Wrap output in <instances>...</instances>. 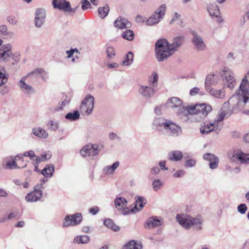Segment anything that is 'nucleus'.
Instances as JSON below:
<instances>
[{
  "label": "nucleus",
  "instance_id": "obj_10",
  "mask_svg": "<svg viewBox=\"0 0 249 249\" xmlns=\"http://www.w3.org/2000/svg\"><path fill=\"white\" fill-rule=\"evenodd\" d=\"M98 146L89 144L84 146L80 150V154L83 157H93L99 154Z\"/></svg>",
  "mask_w": 249,
  "mask_h": 249
},
{
  "label": "nucleus",
  "instance_id": "obj_52",
  "mask_svg": "<svg viewBox=\"0 0 249 249\" xmlns=\"http://www.w3.org/2000/svg\"><path fill=\"white\" fill-rule=\"evenodd\" d=\"M196 164V160L192 159L187 160L184 163L185 166L187 168L193 167Z\"/></svg>",
  "mask_w": 249,
  "mask_h": 249
},
{
  "label": "nucleus",
  "instance_id": "obj_8",
  "mask_svg": "<svg viewBox=\"0 0 249 249\" xmlns=\"http://www.w3.org/2000/svg\"><path fill=\"white\" fill-rule=\"evenodd\" d=\"M221 76L223 78L225 86L232 89L236 85V79L232 71L227 67H224L222 69Z\"/></svg>",
  "mask_w": 249,
  "mask_h": 249
},
{
  "label": "nucleus",
  "instance_id": "obj_24",
  "mask_svg": "<svg viewBox=\"0 0 249 249\" xmlns=\"http://www.w3.org/2000/svg\"><path fill=\"white\" fill-rule=\"evenodd\" d=\"M13 158L12 157H7L4 158L2 161V166L5 169H17L19 167L18 166L17 162L15 160H12Z\"/></svg>",
  "mask_w": 249,
  "mask_h": 249
},
{
  "label": "nucleus",
  "instance_id": "obj_35",
  "mask_svg": "<svg viewBox=\"0 0 249 249\" xmlns=\"http://www.w3.org/2000/svg\"><path fill=\"white\" fill-rule=\"evenodd\" d=\"M142 244L140 242L131 240L124 246L123 249H142Z\"/></svg>",
  "mask_w": 249,
  "mask_h": 249
},
{
  "label": "nucleus",
  "instance_id": "obj_62",
  "mask_svg": "<svg viewBox=\"0 0 249 249\" xmlns=\"http://www.w3.org/2000/svg\"><path fill=\"white\" fill-rule=\"evenodd\" d=\"M150 172L153 175H157L160 172V169L157 166H154L151 169Z\"/></svg>",
  "mask_w": 249,
  "mask_h": 249
},
{
  "label": "nucleus",
  "instance_id": "obj_64",
  "mask_svg": "<svg viewBox=\"0 0 249 249\" xmlns=\"http://www.w3.org/2000/svg\"><path fill=\"white\" fill-rule=\"evenodd\" d=\"M166 161L165 160L160 161L159 162V165L162 170H167L168 168L165 166Z\"/></svg>",
  "mask_w": 249,
  "mask_h": 249
},
{
  "label": "nucleus",
  "instance_id": "obj_33",
  "mask_svg": "<svg viewBox=\"0 0 249 249\" xmlns=\"http://www.w3.org/2000/svg\"><path fill=\"white\" fill-rule=\"evenodd\" d=\"M114 206L118 211L122 209V208H124L127 206V201L126 199L122 196L117 197L114 201Z\"/></svg>",
  "mask_w": 249,
  "mask_h": 249
},
{
  "label": "nucleus",
  "instance_id": "obj_42",
  "mask_svg": "<svg viewBox=\"0 0 249 249\" xmlns=\"http://www.w3.org/2000/svg\"><path fill=\"white\" fill-rule=\"evenodd\" d=\"M104 224L107 227L112 229L114 231H118L120 230L119 227L115 225L113 221L111 219L105 220Z\"/></svg>",
  "mask_w": 249,
  "mask_h": 249
},
{
  "label": "nucleus",
  "instance_id": "obj_47",
  "mask_svg": "<svg viewBox=\"0 0 249 249\" xmlns=\"http://www.w3.org/2000/svg\"><path fill=\"white\" fill-rule=\"evenodd\" d=\"M158 75L156 72H153L151 77H149V83L152 87H155L158 83Z\"/></svg>",
  "mask_w": 249,
  "mask_h": 249
},
{
  "label": "nucleus",
  "instance_id": "obj_12",
  "mask_svg": "<svg viewBox=\"0 0 249 249\" xmlns=\"http://www.w3.org/2000/svg\"><path fill=\"white\" fill-rule=\"evenodd\" d=\"M229 157L232 161L237 160L242 163H249V154L243 153L240 150H234L229 154Z\"/></svg>",
  "mask_w": 249,
  "mask_h": 249
},
{
  "label": "nucleus",
  "instance_id": "obj_38",
  "mask_svg": "<svg viewBox=\"0 0 249 249\" xmlns=\"http://www.w3.org/2000/svg\"><path fill=\"white\" fill-rule=\"evenodd\" d=\"M213 96L219 99H223L225 96V93L222 89H211L207 90Z\"/></svg>",
  "mask_w": 249,
  "mask_h": 249
},
{
  "label": "nucleus",
  "instance_id": "obj_32",
  "mask_svg": "<svg viewBox=\"0 0 249 249\" xmlns=\"http://www.w3.org/2000/svg\"><path fill=\"white\" fill-rule=\"evenodd\" d=\"M54 168L53 164H47L41 171V173L45 178H51L53 176Z\"/></svg>",
  "mask_w": 249,
  "mask_h": 249
},
{
  "label": "nucleus",
  "instance_id": "obj_50",
  "mask_svg": "<svg viewBox=\"0 0 249 249\" xmlns=\"http://www.w3.org/2000/svg\"><path fill=\"white\" fill-rule=\"evenodd\" d=\"M162 185V182L160 179H155L153 181L152 185L153 189L158 191L160 189Z\"/></svg>",
  "mask_w": 249,
  "mask_h": 249
},
{
  "label": "nucleus",
  "instance_id": "obj_20",
  "mask_svg": "<svg viewBox=\"0 0 249 249\" xmlns=\"http://www.w3.org/2000/svg\"><path fill=\"white\" fill-rule=\"evenodd\" d=\"M45 11L42 9H38L36 12L35 23L36 27L39 28L42 26L45 21Z\"/></svg>",
  "mask_w": 249,
  "mask_h": 249
},
{
  "label": "nucleus",
  "instance_id": "obj_49",
  "mask_svg": "<svg viewBox=\"0 0 249 249\" xmlns=\"http://www.w3.org/2000/svg\"><path fill=\"white\" fill-rule=\"evenodd\" d=\"M7 21L11 25H17L18 23V20L16 16L11 15L8 16L6 18Z\"/></svg>",
  "mask_w": 249,
  "mask_h": 249
},
{
  "label": "nucleus",
  "instance_id": "obj_6",
  "mask_svg": "<svg viewBox=\"0 0 249 249\" xmlns=\"http://www.w3.org/2000/svg\"><path fill=\"white\" fill-rule=\"evenodd\" d=\"M94 98L88 94L83 100L80 107V111L84 115L89 116L92 113L94 107Z\"/></svg>",
  "mask_w": 249,
  "mask_h": 249
},
{
  "label": "nucleus",
  "instance_id": "obj_61",
  "mask_svg": "<svg viewBox=\"0 0 249 249\" xmlns=\"http://www.w3.org/2000/svg\"><path fill=\"white\" fill-rule=\"evenodd\" d=\"M199 91V89L197 87H195L192 89L190 91V94L192 96L196 95L197 93H198Z\"/></svg>",
  "mask_w": 249,
  "mask_h": 249
},
{
  "label": "nucleus",
  "instance_id": "obj_57",
  "mask_svg": "<svg viewBox=\"0 0 249 249\" xmlns=\"http://www.w3.org/2000/svg\"><path fill=\"white\" fill-rule=\"evenodd\" d=\"M185 174V172L183 170H177L173 175V177L175 178H179L182 177Z\"/></svg>",
  "mask_w": 249,
  "mask_h": 249
},
{
  "label": "nucleus",
  "instance_id": "obj_43",
  "mask_svg": "<svg viewBox=\"0 0 249 249\" xmlns=\"http://www.w3.org/2000/svg\"><path fill=\"white\" fill-rule=\"evenodd\" d=\"M34 74H40L43 80H46L48 78V74L42 69H37L28 74V76Z\"/></svg>",
  "mask_w": 249,
  "mask_h": 249
},
{
  "label": "nucleus",
  "instance_id": "obj_36",
  "mask_svg": "<svg viewBox=\"0 0 249 249\" xmlns=\"http://www.w3.org/2000/svg\"><path fill=\"white\" fill-rule=\"evenodd\" d=\"M146 203V200L144 197L142 196H137L136 197L134 209L137 211H140Z\"/></svg>",
  "mask_w": 249,
  "mask_h": 249
},
{
  "label": "nucleus",
  "instance_id": "obj_27",
  "mask_svg": "<svg viewBox=\"0 0 249 249\" xmlns=\"http://www.w3.org/2000/svg\"><path fill=\"white\" fill-rule=\"evenodd\" d=\"M0 35L3 39H11L15 36L13 31H9L8 27L5 24L0 25Z\"/></svg>",
  "mask_w": 249,
  "mask_h": 249
},
{
  "label": "nucleus",
  "instance_id": "obj_56",
  "mask_svg": "<svg viewBox=\"0 0 249 249\" xmlns=\"http://www.w3.org/2000/svg\"><path fill=\"white\" fill-rule=\"evenodd\" d=\"M82 9L83 10L88 9L90 6V3L88 0H82Z\"/></svg>",
  "mask_w": 249,
  "mask_h": 249
},
{
  "label": "nucleus",
  "instance_id": "obj_53",
  "mask_svg": "<svg viewBox=\"0 0 249 249\" xmlns=\"http://www.w3.org/2000/svg\"><path fill=\"white\" fill-rule=\"evenodd\" d=\"M43 161L49 160L52 157V153L50 151L44 152L41 155Z\"/></svg>",
  "mask_w": 249,
  "mask_h": 249
},
{
  "label": "nucleus",
  "instance_id": "obj_22",
  "mask_svg": "<svg viewBox=\"0 0 249 249\" xmlns=\"http://www.w3.org/2000/svg\"><path fill=\"white\" fill-rule=\"evenodd\" d=\"M139 92L143 97L149 99L154 96L155 93V90L153 87L141 86L139 89Z\"/></svg>",
  "mask_w": 249,
  "mask_h": 249
},
{
  "label": "nucleus",
  "instance_id": "obj_3",
  "mask_svg": "<svg viewBox=\"0 0 249 249\" xmlns=\"http://www.w3.org/2000/svg\"><path fill=\"white\" fill-rule=\"evenodd\" d=\"M3 40L0 38V62L9 61L18 62L19 61V53H13L12 46L8 43L2 45Z\"/></svg>",
  "mask_w": 249,
  "mask_h": 249
},
{
  "label": "nucleus",
  "instance_id": "obj_15",
  "mask_svg": "<svg viewBox=\"0 0 249 249\" xmlns=\"http://www.w3.org/2000/svg\"><path fill=\"white\" fill-rule=\"evenodd\" d=\"M164 130L167 133L174 136H179L182 131L181 128L179 125L169 120H168L167 123L166 124Z\"/></svg>",
  "mask_w": 249,
  "mask_h": 249
},
{
  "label": "nucleus",
  "instance_id": "obj_16",
  "mask_svg": "<svg viewBox=\"0 0 249 249\" xmlns=\"http://www.w3.org/2000/svg\"><path fill=\"white\" fill-rule=\"evenodd\" d=\"M163 222V219L161 217L151 216L148 218L144 223L146 228L151 229L160 226Z\"/></svg>",
  "mask_w": 249,
  "mask_h": 249
},
{
  "label": "nucleus",
  "instance_id": "obj_7",
  "mask_svg": "<svg viewBox=\"0 0 249 249\" xmlns=\"http://www.w3.org/2000/svg\"><path fill=\"white\" fill-rule=\"evenodd\" d=\"M166 9V6L163 4L160 5L148 18L146 23L148 26H153L157 24L163 18Z\"/></svg>",
  "mask_w": 249,
  "mask_h": 249
},
{
  "label": "nucleus",
  "instance_id": "obj_48",
  "mask_svg": "<svg viewBox=\"0 0 249 249\" xmlns=\"http://www.w3.org/2000/svg\"><path fill=\"white\" fill-rule=\"evenodd\" d=\"M106 54L107 55V57L109 59H111L113 58L115 55V51L113 47L109 46L107 47L106 49Z\"/></svg>",
  "mask_w": 249,
  "mask_h": 249
},
{
  "label": "nucleus",
  "instance_id": "obj_17",
  "mask_svg": "<svg viewBox=\"0 0 249 249\" xmlns=\"http://www.w3.org/2000/svg\"><path fill=\"white\" fill-rule=\"evenodd\" d=\"M208 12L210 16L215 18L217 22L222 23L223 22V18L221 16L219 7L215 4H210L207 8Z\"/></svg>",
  "mask_w": 249,
  "mask_h": 249
},
{
  "label": "nucleus",
  "instance_id": "obj_28",
  "mask_svg": "<svg viewBox=\"0 0 249 249\" xmlns=\"http://www.w3.org/2000/svg\"><path fill=\"white\" fill-rule=\"evenodd\" d=\"M168 120H164L163 118H156L152 123L153 127L158 131L162 132L165 128L166 124Z\"/></svg>",
  "mask_w": 249,
  "mask_h": 249
},
{
  "label": "nucleus",
  "instance_id": "obj_46",
  "mask_svg": "<svg viewBox=\"0 0 249 249\" xmlns=\"http://www.w3.org/2000/svg\"><path fill=\"white\" fill-rule=\"evenodd\" d=\"M122 37L125 39L131 41L134 38V33L131 30H127L123 33Z\"/></svg>",
  "mask_w": 249,
  "mask_h": 249
},
{
  "label": "nucleus",
  "instance_id": "obj_60",
  "mask_svg": "<svg viewBox=\"0 0 249 249\" xmlns=\"http://www.w3.org/2000/svg\"><path fill=\"white\" fill-rule=\"evenodd\" d=\"M180 17L181 15L178 12H175L173 15V17H172V19L170 21V23L173 24L175 21L180 18Z\"/></svg>",
  "mask_w": 249,
  "mask_h": 249
},
{
  "label": "nucleus",
  "instance_id": "obj_45",
  "mask_svg": "<svg viewBox=\"0 0 249 249\" xmlns=\"http://www.w3.org/2000/svg\"><path fill=\"white\" fill-rule=\"evenodd\" d=\"M8 74L3 68H0V87L6 83L8 81Z\"/></svg>",
  "mask_w": 249,
  "mask_h": 249
},
{
  "label": "nucleus",
  "instance_id": "obj_39",
  "mask_svg": "<svg viewBox=\"0 0 249 249\" xmlns=\"http://www.w3.org/2000/svg\"><path fill=\"white\" fill-rule=\"evenodd\" d=\"M90 241L89 237L88 235H79L75 237L73 242L77 244H87Z\"/></svg>",
  "mask_w": 249,
  "mask_h": 249
},
{
  "label": "nucleus",
  "instance_id": "obj_9",
  "mask_svg": "<svg viewBox=\"0 0 249 249\" xmlns=\"http://www.w3.org/2000/svg\"><path fill=\"white\" fill-rule=\"evenodd\" d=\"M193 115L198 116L202 119L206 117L212 110V107L207 104L203 103L192 106Z\"/></svg>",
  "mask_w": 249,
  "mask_h": 249
},
{
  "label": "nucleus",
  "instance_id": "obj_59",
  "mask_svg": "<svg viewBox=\"0 0 249 249\" xmlns=\"http://www.w3.org/2000/svg\"><path fill=\"white\" fill-rule=\"evenodd\" d=\"M133 210H130L128 207L125 206L124 208H122L118 211L120 212L123 215H127L133 212Z\"/></svg>",
  "mask_w": 249,
  "mask_h": 249
},
{
  "label": "nucleus",
  "instance_id": "obj_30",
  "mask_svg": "<svg viewBox=\"0 0 249 249\" xmlns=\"http://www.w3.org/2000/svg\"><path fill=\"white\" fill-rule=\"evenodd\" d=\"M28 75L23 77L20 80L18 83V86L21 89V90L26 93H31L34 92V89L33 87L27 84L25 81L27 77H28Z\"/></svg>",
  "mask_w": 249,
  "mask_h": 249
},
{
  "label": "nucleus",
  "instance_id": "obj_2",
  "mask_svg": "<svg viewBox=\"0 0 249 249\" xmlns=\"http://www.w3.org/2000/svg\"><path fill=\"white\" fill-rule=\"evenodd\" d=\"M184 41L182 36H177L173 38L172 43L164 38L158 39L155 44V52L159 61H166L181 47Z\"/></svg>",
  "mask_w": 249,
  "mask_h": 249
},
{
  "label": "nucleus",
  "instance_id": "obj_14",
  "mask_svg": "<svg viewBox=\"0 0 249 249\" xmlns=\"http://www.w3.org/2000/svg\"><path fill=\"white\" fill-rule=\"evenodd\" d=\"M177 116L184 121H187L189 118V116L193 115L192 106L184 107L182 106L176 111Z\"/></svg>",
  "mask_w": 249,
  "mask_h": 249
},
{
  "label": "nucleus",
  "instance_id": "obj_34",
  "mask_svg": "<svg viewBox=\"0 0 249 249\" xmlns=\"http://www.w3.org/2000/svg\"><path fill=\"white\" fill-rule=\"evenodd\" d=\"M32 133L36 137L46 139L48 137V133L44 128L37 127L32 129Z\"/></svg>",
  "mask_w": 249,
  "mask_h": 249
},
{
  "label": "nucleus",
  "instance_id": "obj_1",
  "mask_svg": "<svg viewBox=\"0 0 249 249\" xmlns=\"http://www.w3.org/2000/svg\"><path fill=\"white\" fill-rule=\"evenodd\" d=\"M249 71L243 78L239 88L236 91V94L232 96L229 100L225 102L216 115L219 120H224L225 118L228 117L232 113L234 102L237 104L243 102L245 104L249 102Z\"/></svg>",
  "mask_w": 249,
  "mask_h": 249
},
{
  "label": "nucleus",
  "instance_id": "obj_25",
  "mask_svg": "<svg viewBox=\"0 0 249 249\" xmlns=\"http://www.w3.org/2000/svg\"><path fill=\"white\" fill-rule=\"evenodd\" d=\"M182 101L178 98L173 97L170 98L166 103L167 106L174 109L176 111L182 106Z\"/></svg>",
  "mask_w": 249,
  "mask_h": 249
},
{
  "label": "nucleus",
  "instance_id": "obj_26",
  "mask_svg": "<svg viewBox=\"0 0 249 249\" xmlns=\"http://www.w3.org/2000/svg\"><path fill=\"white\" fill-rule=\"evenodd\" d=\"M114 26L119 29L129 28L131 26V23L127 19L122 17L118 18L114 22Z\"/></svg>",
  "mask_w": 249,
  "mask_h": 249
},
{
  "label": "nucleus",
  "instance_id": "obj_40",
  "mask_svg": "<svg viewBox=\"0 0 249 249\" xmlns=\"http://www.w3.org/2000/svg\"><path fill=\"white\" fill-rule=\"evenodd\" d=\"M80 118V113L78 110H75L73 112H69L65 116V118L71 121L77 120Z\"/></svg>",
  "mask_w": 249,
  "mask_h": 249
},
{
  "label": "nucleus",
  "instance_id": "obj_19",
  "mask_svg": "<svg viewBox=\"0 0 249 249\" xmlns=\"http://www.w3.org/2000/svg\"><path fill=\"white\" fill-rule=\"evenodd\" d=\"M176 219L183 228L186 230L190 229V215L187 214H178Z\"/></svg>",
  "mask_w": 249,
  "mask_h": 249
},
{
  "label": "nucleus",
  "instance_id": "obj_4",
  "mask_svg": "<svg viewBox=\"0 0 249 249\" xmlns=\"http://www.w3.org/2000/svg\"><path fill=\"white\" fill-rule=\"evenodd\" d=\"M222 121L215 118L212 121L203 122L200 127V132L203 135H207L212 131L219 132L222 127Z\"/></svg>",
  "mask_w": 249,
  "mask_h": 249
},
{
  "label": "nucleus",
  "instance_id": "obj_37",
  "mask_svg": "<svg viewBox=\"0 0 249 249\" xmlns=\"http://www.w3.org/2000/svg\"><path fill=\"white\" fill-rule=\"evenodd\" d=\"M120 162L118 161L114 162L112 165L106 166L104 168V172L107 175H110L115 172V170L119 166Z\"/></svg>",
  "mask_w": 249,
  "mask_h": 249
},
{
  "label": "nucleus",
  "instance_id": "obj_21",
  "mask_svg": "<svg viewBox=\"0 0 249 249\" xmlns=\"http://www.w3.org/2000/svg\"><path fill=\"white\" fill-rule=\"evenodd\" d=\"M204 220L200 215H197L195 217L190 216V229L194 227L196 230L202 229Z\"/></svg>",
  "mask_w": 249,
  "mask_h": 249
},
{
  "label": "nucleus",
  "instance_id": "obj_5",
  "mask_svg": "<svg viewBox=\"0 0 249 249\" xmlns=\"http://www.w3.org/2000/svg\"><path fill=\"white\" fill-rule=\"evenodd\" d=\"M83 220L82 214L76 213L74 214H67L64 217L62 222V227L66 228L75 227L81 224Z\"/></svg>",
  "mask_w": 249,
  "mask_h": 249
},
{
  "label": "nucleus",
  "instance_id": "obj_23",
  "mask_svg": "<svg viewBox=\"0 0 249 249\" xmlns=\"http://www.w3.org/2000/svg\"><path fill=\"white\" fill-rule=\"evenodd\" d=\"M203 159L209 161V166L211 169H214L218 167L219 159L215 155L208 153L204 155Z\"/></svg>",
  "mask_w": 249,
  "mask_h": 249
},
{
  "label": "nucleus",
  "instance_id": "obj_11",
  "mask_svg": "<svg viewBox=\"0 0 249 249\" xmlns=\"http://www.w3.org/2000/svg\"><path fill=\"white\" fill-rule=\"evenodd\" d=\"M52 4L54 8L67 12L74 13L77 8V7L72 8L70 3L66 0H53Z\"/></svg>",
  "mask_w": 249,
  "mask_h": 249
},
{
  "label": "nucleus",
  "instance_id": "obj_54",
  "mask_svg": "<svg viewBox=\"0 0 249 249\" xmlns=\"http://www.w3.org/2000/svg\"><path fill=\"white\" fill-rule=\"evenodd\" d=\"M133 60V53L131 52H129L126 55L125 59L123 62H132Z\"/></svg>",
  "mask_w": 249,
  "mask_h": 249
},
{
  "label": "nucleus",
  "instance_id": "obj_41",
  "mask_svg": "<svg viewBox=\"0 0 249 249\" xmlns=\"http://www.w3.org/2000/svg\"><path fill=\"white\" fill-rule=\"evenodd\" d=\"M109 11V7L107 4H106L103 7H99L98 10L99 17L104 18L108 15Z\"/></svg>",
  "mask_w": 249,
  "mask_h": 249
},
{
  "label": "nucleus",
  "instance_id": "obj_58",
  "mask_svg": "<svg viewBox=\"0 0 249 249\" xmlns=\"http://www.w3.org/2000/svg\"><path fill=\"white\" fill-rule=\"evenodd\" d=\"M48 178H41L40 181L39 183L37 184L36 185H40L39 187V189L43 190L45 188L44 184L45 183L48 181Z\"/></svg>",
  "mask_w": 249,
  "mask_h": 249
},
{
  "label": "nucleus",
  "instance_id": "obj_31",
  "mask_svg": "<svg viewBox=\"0 0 249 249\" xmlns=\"http://www.w3.org/2000/svg\"><path fill=\"white\" fill-rule=\"evenodd\" d=\"M183 158V154L179 150H173L168 153V159L170 161H178Z\"/></svg>",
  "mask_w": 249,
  "mask_h": 249
},
{
  "label": "nucleus",
  "instance_id": "obj_51",
  "mask_svg": "<svg viewBox=\"0 0 249 249\" xmlns=\"http://www.w3.org/2000/svg\"><path fill=\"white\" fill-rule=\"evenodd\" d=\"M248 210L247 205L244 204H240L237 207L238 212L242 214H245Z\"/></svg>",
  "mask_w": 249,
  "mask_h": 249
},
{
  "label": "nucleus",
  "instance_id": "obj_18",
  "mask_svg": "<svg viewBox=\"0 0 249 249\" xmlns=\"http://www.w3.org/2000/svg\"><path fill=\"white\" fill-rule=\"evenodd\" d=\"M192 42L196 49L198 51H204L206 48V45L202 36H199L196 32L192 33Z\"/></svg>",
  "mask_w": 249,
  "mask_h": 249
},
{
  "label": "nucleus",
  "instance_id": "obj_29",
  "mask_svg": "<svg viewBox=\"0 0 249 249\" xmlns=\"http://www.w3.org/2000/svg\"><path fill=\"white\" fill-rule=\"evenodd\" d=\"M218 81V76L216 74H210L207 75L205 80L206 90H208L212 85H215Z\"/></svg>",
  "mask_w": 249,
  "mask_h": 249
},
{
  "label": "nucleus",
  "instance_id": "obj_44",
  "mask_svg": "<svg viewBox=\"0 0 249 249\" xmlns=\"http://www.w3.org/2000/svg\"><path fill=\"white\" fill-rule=\"evenodd\" d=\"M47 126L49 130L55 131L59 128V123L58 121L51 120L48 122Z\"/></svg>",
  "mask_w": 249,
  "mask_h": 249
},
{
  "label": "nucleus",
  "instance_id": "obj_63",
  "mask_svg": "<svg viewBox=\"0 0 249 249\" xmlns=\"http://www.w3.org/2000/svg\"><path fill=\"white\" fill-rule=\"evenodd\" d=\"M99 211V209L98 207H94L89 210V212L92 213L93 215L96 214Z\"/></svg>",
  "mask_w": 249,
  "mask_h": 249
},
{
  "label": "nucleus",
  "instance_id": "obj_13",
  "mask_svg": "<svg viewBox=\"0 0 249 249\" xmlns=\"http://www.w3.org/2000/svg\"><path fill=\"white\" fill-rule=\"evenodd\" d=\"M40 185H35L34 190L28 193L25 196L27 202H35L39 200L42 196V190L39 189Z\"/></svg>",
  "mask_w": 249,
  "mask_h": 249
},
{
  "label": "nucleus",
  "instance_id": "obj_55",
  "mask_svg": "<svg viewBox=\"0 0 249 249\" xmlns=\"http://www.w3.org/2000/svg\"><path fill=\"white\" fill-rule=\"evenodd\" d=\"M23 155L25 157H27L30 158V160H34L35 157H36V155L35 154V152L33 150H30L29 151L25 152L23 153Z\"/></svg>",
  "mask_w": 249,
  "mask_h": 249
}]
</instances>
